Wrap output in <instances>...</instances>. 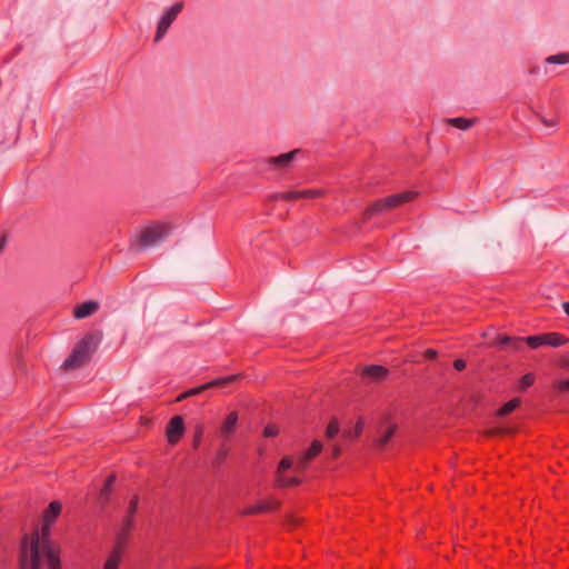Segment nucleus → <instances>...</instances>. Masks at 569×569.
Listing matches in <instances>:
<instances>
[{"instance_id": "37", "label": "nucleus", "mask_w": 569, "mask_h": 569, "mask_svg": "<svg viewBox=\"0 0 569 569\" xmlns=\"http://www.w3.org/2000/svg\"><path fill=\"white\" fill-rule=\"evenodd\" d=\"M282 192H274L269 196L270 201L281 200Z\"/></svg>"}, {"instance_id": "20", "label": "nucleus", "mask_w": 569, "mask_h": 569, "mask_svg": "<svg viewBox=\"0 0 569 569\" xmlns=\"http://www.w3.org/2000/svg\"><path fill=\"white\" fill-rule=\"evenodd\" d=\"M276 481H277V486L280 487V488L296 487V486H299L301 483V479L300 478H298V477H286L284 475H280V472H278Z\"/></svg>"}, {"instance_id": "34", "label": "nucleus", "mask_w": 569, "mask_h": 569, "mask_svg": "<svg viewBox=\"0 0 569 569\" xmlns=\"http://www.w3.org/2000/svg\"><path fill=\"white\" fill-rule=\"evenodd\" d=\"M467 367V363L463 359H456L453 361V368L457 370V371H462L465 370Z\"/></svg>"}, {"instance_id": "15", "label": "nucleus", "mask_w": 569, "mask_h": 569, "mask_svg": "<svg viewBox=\"0 0 569 569\" xmlns=\"http://www.w3.org/2000/svg\"><path fill=\"white\" fill-rule=\"evenodd\" d=\"M237 422H238V413L236 411L230 412L227 416V418L220 429L221 436H223L226 439H230V437L236 431Z\"/></svg>"}, {"instance_id": "36", "label": "nucleus", "mask_w": 569, "mask_h": 569, "mask_svg": "<svg viewBox=\"0 0 569 569\" xmlns=\"http://www.w3.org/2000/svg\"><path fill=\"white\" fill-rule=\"evenodd\" d=\"M437 356H438V352L435 349H427L425 351V358L426 359L432 360V359H436Z\"/></svg>"}, {"instance_id": "7", "label": "nucleus", "mask_w": 569, "mask_h": 569, "mask_svg": "<svg viewBox=\"0 0 569 569\" xmlns=\"http://www.w3.org/2000/svg\"><path fill=\"white\" fill-rule=\"evenodd\" d=\"M239 375H231V376H228V377H223V378H218V379H214L210 382H207L200 387H197V388H192V389H189L188 391L181 393L178 398H177V401H181L188 397H191V396H196L200 392H202L203 390H207L209 388H213V387H217V388H223L232 382H234L236 380L239 379Z\"/></svg>"}, {"instance_id": "12", "label": "nucleus", "mask_w": 569, "mask_h": 569, "mask_svg": "<svg viewBox=\"0 0 569 569\" xmlns=\"http://www.w3.org/2000/svg\"><path fill=\"white\" fill-rule=\"evenodd\" d=\"M325 194L320 189H305L282 192L281 200L296 201L301 199H313Z\"/></svg>"}, {"instance_id": "23", "label": "nucleus", "mask_w": 569, "mask_h": 569, "mask_svg": "<svg viewBox=\"0 0 569 569\" xmlns=\"http://www.w3.org/2000/svg\"><path fill=\"white\" fill-rule=\"evenodd\" d=\"M396 430H397V425H393V423L389 425L387 427V429L383 431L382 436L377 440V443L379 446L387 445L390 441V439L393 437Z\"/></svg>"}, {"instance_id": "39", "label": "nucleus", "mask_w": 569, "mask_h": 569, "mask_svg": "<svg viewBox=\"0 0 569 569\" xmlns=\"http://www.w3.org/2000/svg\"><path fill=\"white\" fill-rule=\"evenodd\" d=\"M563 311L569 317V301L562 303Z\"/></svg>"}, {"instance_id": "6", "label": "nucleus", "mask_w": 569, "mask_h": 569, "mask_svg": "<svg viewBox=\"0 0 569 569\" xmlns=\"http://www.w3.org/2000/svg\"><path fill=\"white\" fill-rule=\"evenodd\" d=\"M183 9V2H176L171 8H169L159 20L157 32L154 36V41L158 42L163 38V36L167 33L168 29L170 28L171 23L176 20L178 14Z\"/></svg>"}, {"instance_id": "35", "label": "nucleus", "mask_w": 569, "mask_h": 569, "mask_svg": "<svg viewBox=\"0 0 569 569\" xmlns=\"http://www.w3.org/2000/svg\"><path fill=\"white\" fill-rule=\"evenodd\" d=\"M557 389L560 391H568L569 390V378L565 380H560L557 383Z\"/></svg>"}, {"instance_id": "30", "label": "nucleus", "mask_w": 569, "mask_h": 569, "mask_svg": "<svg viewBox=\"0 0 569 569\" xmlns=\"http://www.w3.org/2000/svg\"><path fill=\"white\" fill-rule=\"evenodd\" d=\"M134 526V516L126 515L122 520L121 528L126 530H132Z\"/></svg>"}, {"instance_id": "13", "label": "nucleus", "mask_w": 569, "mask_h": 569, "mask_svg": "<svg viewBox=\"0 0 569 569\" xmlns=\"http://www.w3.org/2000/svg\"><path fill=\"white\" fill-rule=\"evenodd\" d=\"M98 309L99 303L97 301H86L76 306L73 317L76 319H83L94 313Z\"/></svg>"}, {"instance_id": "26", "label": "nucleus", "mask_w": 569, "mask_h": 569, "mask_svg": "<svg viewBox=\"0 0 569 569\" xmlns=\"http://www.w3.org/2000/svg\"><path fill=\"white\" fill-rule=\"evenodd\" d=\"M535 383V375L531 372H528L523 375L519 380V390L523 391L527 388L531 387Z\"/></svg>"}, {"instance_id": "24", "label": "nucleus", "mask_w": 569, "mask_h": 569, "mask_svg": "<svg viewBox=\"0 0 569 569\" xmlns=\"http://www.w3.org/2000/svg\"><path fill=\"white\" fill-rule=\"evenodd\" d=\"M547 63L551 64H566L569 63V52H561L558 54L549 56L546 59Z\"/></svg>"}, {"instance_id": "4", "label": "nucleus", "mask_w": 569, "mask_h": 569, "mask_svg": "<svg viewBox=\"0 0 569 569\" xmlns=\"http://www.w3.org/2000/svg\"><path fill=\"white\" fill-rule=\"evenodd\" d=\"M568 342L569 338L556 331L525 337V343H527L530 349H538L543 346L559 348Z\"/></svg>"}, {"instance_id": "40", "label": "nucleus", "mask_w": 569, "mask_h": 569, "mask_svg": "<svg viewBox=\"0 0 569 569\" xmlns=\"http://www.w3.org/2000/svg\"><path fill=\"white\" fill-rule=\"evenodd\" d=\"M361 430H362V427H361L360 423H358L357 428H356V435L355 436L358 437L360 435Z\"/></svg>"}, {"instance_id": "28", "label": "nucleus", "mask_w": 569, "mask_h": 569, "mask_svg": "<svg viewBox=\"0 0 569 569\" xmlns=\"http://www.w3.org/2000/svg\"><path fill=\"white\" fill-rule=\"evenodd\" d=\"M292 465H293V459L291 457H289V456L283 457L278 465L277 473L280 472V475H283L284 470L291 468Z\"/></svg>"}, {"instance_id": "3", "label": "nucleus", "mask_w": 569, "mask_h": 569, "mask_svg": "<svg viewBox=\"0 0 569 569\" xmlns=\"http://www.w3.org/2000/svg\"><path fill=\"white\" fill-rule=\"evenodd\" d=\"M101 336L99 333H89L84 336L74 347L69 357L64 360V369H76L90 360L91 353L96 350Z\"/></svg>"}, {"instance_id": "38", "label": "nucleus", "mask_w": 569, "mask_h": 569, "mask_svg": "<svg viewBox=\"0 0 569 569\" xmlns=\"http://www.w3.org/2000/svg\"><path fill=\"white\" fill-rule=\"evenodd\" d=\"M288 523L292 527L295 526H298L299 525V519L292 517V516H289L288 519H287Z\"/></svg>"}, {"instance_id": "14", "label": "nucleus", "mask_w": 569, "mask_h": 569, "mask_svg": "<svg viewBox=\"0 0 569 569\" xmlns=\"http://www.w3.org/2000/svg\"><path fill=\"white\" fill-rule=\"evenodd\" d=\"M116 480H117V477L114 473L109 475L107 477V479L104 480V485L101 488L99 498H98V501L101 505V507H104L109 502Z\"/></svg>"}, {"instance_id": "1", "label": "nucleus", "mask_w": 569, "mask_h": 569, "mask_svg": "<svg viewBox=\"0 0 569 569\" xmlns=\"http://www.w3.org/2000/svg\"><path fill=\"white\" fill-rule=\"evenodd\" d=\"M61 510L62 506L59 501L50 502L43 515L46 525L42 527L41 532L36 531L32 535L30 546H28V537H23L20 551L21 569H26L28 565L30 569H40L41 553L46 557L49 569H61L59 552L52 547L49 540V526L56 521Z\"/></svg>"}, {"instance_id": "16", "label": "nucleus", "mask_w": 569, "mask_h": 569, "mask_svg": "<svg viewBox=\"0 0 569 569\" xmlns=\"http://www.w3.org/2000/svg\"><path fill=\"white\" fill-rule=\"evenodd\" d=\"M525 338L500 335L497 337V345L508 347L512 350H521Z\"/></svg>"}, {"instance_id": "31", "label": "nucleus", "mask_w": 569, "mask_h": 569, "mask_svg": "<svg viewBox=\"0 0 569 569\" xmlns=\"http://www.w3.org/2000/svg\"><path fill=\"white\" fill-rule=\"evenodd\" d=\"M279 432L278 428L274 425H268L263 429L264 437H274Z\"/></svg>"}, {"instance_id": "32", "label": "nucleus", "mask_w": 569, "mask_h": 569, "mask_svg": "<svg viewBox=\"0 0 569 569\" xmlns=\"http://www.w3.org/2000/svg\"><path fill=\"white\" fill-rule=\"evenodd\" d=\"M341 451H342L341 446H339V445H333V446L331 447V449H330V458H331V459H337V458L340 456Z\"/></svg>"}, {"instance_id": "21", "label": "nucleus", "mask_w": 569, "mask_h": 569, "mask_svg": "<svg viewBox=\"0 0 569 569\" xmlns=\"http://www.w3.org/2000/svg\"><path fill=\"white\" fill-rule=\"evenodd\" d=\"M122 552L112 549L109 557L107 558L103 569H118L121 562Z\"/></svg>"}, {"instance_id": "17", "label": "nucleus", "mask_w": 569, "mask_h": 569, "mask_svg": "<svg viewBox=\"0 0 569 569\" xmlns=\"http://www.w3.org/2000/svg\"><path fill=\"white\" fill-rule=\"evenodd\" d=\"M130 533H131V530H126L123 528H120V530L118 531V533L116 536L113 549L123 553L124 549L127 547Z\"/></svg>"}, {"instance_id": "25", "label": "nucleus", "mask_w": 569, "mask_h": 569, "mask_svg": "<svg viewBox=\"0 0 569 569\" xmlns=\"http://www.w3.org/2000/svg\"><path fill=\"white\" fill-rule=\"evenodd\" d=\"M339 433V422L332 418L326 428V438L331 440Z\"/></svg>"}, {"instance_id": "19", "label": "nucleus", "mask_w": 569, "mask_h": 569, "mask_svg": "<svg viewBox=\"0 0 569 569\" xmlns=\"http://www.w3.org/2000/svg\"><path fill=\"white\" fill-rule=\"evenodd\" d=\"M448 123L457 129H460V130H467L469 128H471L475 122H476V119H468V118H463V117H457V118H450L447 120Z\"/></svg>"}, {"instance_id": "22", "label": "nucleus", "mask_w": 569, "mask_h": 569, "mask_svg": "<svg viewBox=\"0 0 569 569\" xmlns=\"http://www.w3.org/2000/svg\"><path fill=\"white\" fill-rule=\"evenodd\" d=\"M520 399L519 398H513L509 401H507L499 410H498V415L499 416H508L510 415L512 411H515L519 406H520Z\"/></svg>"}, {"instance_id": "10", "label": "nucleus", "mask_w": 569, "mask_h": 569, "mask_svg": "<svg viewBox=\"0 0 569 569\" xmlns=\"http://www.w3.org/2000/svg\"><path fill=\"white\" fill-rule=\"evenodd\" d=\"M279 506H280V502L278 500L266 499V500L259 501L254 506H250V507L242 509L240 511V515L246 517V516H253V515H259V513L271 512V511L277 510L279 508Z\"/></svg>"}, {"instance_id": "5", "label": "nucleus", "mask_w": 569, "mask_h": 569, "mask_svg": "<svg viewBox=\"0 0 569 569\" xmlns=\"http://www.w3.org/2000/svg\"><path fill=\"white\" fill-rule=\"evenodd\" d=\"M171 230L170 223H156L141 230L139 236L140 247L147 248L160 242Z\"/></svg>"}, {"instance_id": "11", "label": "nucleus", "mask_w": 569, "mask_h": 569, "mask_svg": "<svg viewBox=\"0 0 569 569\" xmlns=\"http://www.w3.org/2000/svg\"><path fill=\"white\" fill-rule=\"evenodd\" d=\"M360 376L371 382L379 383L389 376V369L381 365H369L362 368Z\"/></svg>"}, {"instance_id": "2", "label": "nucleus", "mask_w": 569, "mask_h": 569, "mask_svg": "<svg viewBox=\"0 0 569 569\" xmlns=\"http://www.w3.org/2000/svg\"><path fill=\"white\" fill-rule=\"evenodd\" d=\"M417 191L408 190L378 199L367 206L362 213V220L369 221L373 216L386 212L405 203L413 201L418 197Z\"/></svg>"}, {"instance_id": "18", "label": "nucleus", "mask_w": 569, "mask_h": 569, "mask_svg": "<svg viewBox=\"0 0 569 569\" xmlns=\"http://www.w3.org/2000/svg\"><path fill=\"white\" fill-rule=\"evenodd\" d=\"M297 152H299V150H292L278 157H272L268 162L277 167H286L293 160Z\"/></svg>"}, {"instance_id": "33", "label": "nucleus", "mask_w": 569, "mask_h": 569, "mask_svg": "<svg viewBox=\"0 0 569 569\" xmlns=\"http://www.w3.org/2000/svg\"><path fill=\"white\" fill-rule=\"evenodd\" d=\"M228 455V449L227 448H221L218 452H217V456H216V462L217 463H220L222 462L226 457Z\"/></svg>"}, {"instance_id": "27", "label": "nucleus", "mask_w": 569, "mask_h": 569, "mask_svg": "<svg viewBox=\"0 0 569 569\" xmlns=\"http://www.w3.org/2000/svg\"><path fill=\"white\" fill-rule=\"evenodd\" d=\"M203 432H204V427L202 423H198L196 426V429H194V435H193V441H192V445H193V448L197 449L201 442V439H202V436H203Z\"/></svg>"}, {"instance_id": "8", "label": "nucleus", "mask_w": 569, "mask_h": 569, "mask_svg": "<svg viewBox=\"0 0 569 569\" xmlns=\"http://www.w3.org/2000/svg\"><path fill=\"white\" fill-rule=\"evenodd\" d=\"M323 450V445L319 440H313L310 445V447L302 452L296 462V471L303 472L309 463L320 455V452Z\"/></svg>"}, {"instance_id": "9", "label": "nucleus", "mask_w": 569, "mask_h": 569, "mask_svg": "<svg viewBox=\"0 0 569 569\" xmlns=\"http://www.w3.org/2000/svg\"><path fill=\"white\" fill-rule=\"evenodd\" d=\"M186 427L181 416L172 417L166 427V437L170 445H177L184 433Z\"/></svg>"}, {"instance_id": "29", "label": "nucleus", "mask_w": 569, "mask_h": 569, "mask_svg": "<svg viewBox=\"0 0 569 569\" xmlns=\"http://www.w3.org/2000/svg\"><path fill=\"white\" fill-rule=\"evenodd\" d=\"M139 497L133 496L129 502L128 510L126 515L134 516L138 510Z\"/></svg>"}]
</instances>
